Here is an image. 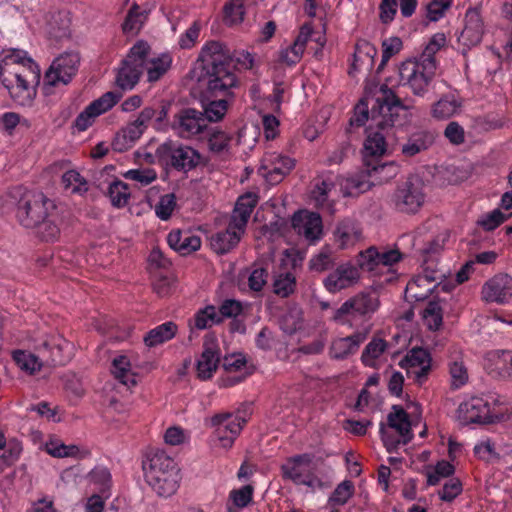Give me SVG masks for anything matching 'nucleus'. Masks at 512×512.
<instances>
[{"mask_svg": "<svg viewBox=\"0 0 512 512\" xmlns=\"http://www.w3.org/2000/svg\"><path fill=\"white\" fill-rule=\"evenodd\" d=\"M253 56L247 51L234 52L216 40L208 41L202 48L191 78L206 86V95H232L231 89L238 86L234 69H251Z\"/></svg>", "mask_w": 512, "mask_h": 512, "instance_id": "obj_1", "label": "nucleus"}, {"mask_svg": "<svg viewBox=\"0 0 512 512\" xmlns=\"http://www.w3.org/2000/svg\"><path fill=\"white\" fill-rule=\"evenodd\" d=\"M381 93L371 106V123L366 127L364 162L371 166L368 157H380L386 152V139L408 122L409 107L386 84L380 85Z\"/></svg>", "mask_w": 512, "mask_h": 512, "instance_id": "obj_2", "label": "nucleus"}, {"mask_svg": "<svg viewBox=\"0 0 512 512\" xmlns=\"http://www.w3.org/2000/svg\"><path fill=\"white\" fill-rule=\"evenodd\" d=\"M0 82L12 101L30 107L37 95L41 71L38 64L20 49L3 51L0 56Z\"/></svg>", "mask_w": 512, "mask_h": 512, "instance_id": "obj_3", "label": "nucleus"}, {"mask_svg": "<svg viewBox=\"0 0 512 512\" xmlns=\"http://www.w3.org/2000/svg\"><path fill=\"white\" fill-rule=\"evenodd\" d=\"M150 46L144 40L137 41L122 60L116 76V84L123 90L132 89L140 80Z\"/></svg>", "mask_w": 512, "mask_h": 512, "instance_id": "obj_4", "label": "nucleus"}, {"mask_svg": "<svg viewBox=\"0 0 512 512\" xmlns=\"http://www.w3.org/2000/svg\"><path fill=\"white\" fill-rule=\"evenodd\" d=\"M56 206L42 192L25 193L18 202L16 216L20 224L26 228H35L48 217V213Z\"/></svg>", "mask_w": 512, "mask_h": 512, "instance_id": "obj_5", "label": "nucleus"}, {"mask_svg": "<svg viewBox=\"0 0 512 512\" xmlns=\"http://www.w3.org/2000/svg\"><path fill=\"white\" fill-rule=\"evenodd\" d=\"M387 424L390 428L395 429L400 438L388 432L384 423L380 424V435L383 444L389 453L395 452L400 444L406 445L413 438L412 421L409 419L408 413L400 405H393L392 412L387 416Z\"/></svg>", "mask_w": 512, "mask_h": 512, "instance_id": "obj_6", "label": "nucleus"}, {"mask_svg": "<svg viewBox=\"0 0 512 512\" xmlns=\"http://www.w3.org/2000/svg\"><path fill=\"white\" fill-rule=\"evenodd\" d=\"M424 182L418 175H409L398 184L391 201L395 209L402 213L414 214L425 201Z\"/></svg>", "mask_w": 512, "mask_h": 512, "instance_id": "obj_7", "label": "nucleus"}, {"mask_svg": "<svg viewBox=\"0 0 512 512\" xmlns=\"http://www.w3.org/2000/svg\"><path fill=\"white\" fill-rule=\"evenodd\" d=\"M158 156L161 158V166L171 167L185 173L195 169L201 160V155L197 150L172 140L160 144Z\"/></svg>", "mask_w": 512, "mask_h": 512, "instance_id": "obj_8", "label": "nucleus"}, {"mask_svg": "<svg viewBox=\"0 0 512 512\" xmlns=\"http://www.w3.org/2000/svg\"><path fill=\"white\" fill-rule=\"evenodd\" d=\"M37 341L40 359L46 362V366H63L73 356V344L60 334L45 335Z\"/></svg>", "mask_w": 512, "mask_h": 512, "instance_id": "obj_9", "label": "nucleus"}, {"mask_svg": "<svg viewBox=\"0 0 512 512\" xmlns=\"http://www.w3.org/2000/svg\"><path fill=\"white\" fill-rule=\"evenodd\" d=\"M495 418L493 405L483 397H472L460 403L457 409V419L461 424H488Z\"/></svg>", "mask_w": 512, "mask_h": 512, "instance_id": "obj_10", "label": "nucleus"}, {"mask_svg": "<svg viewBox=\"0 0 512 512\" xmlns=\"http://www.w3.org/2000/svg\"><path fill=\"white\" fill-rule=\"evenodd\" d=\"M80 62L76 52L64 53L57 57L46 71L44 76L45 86H56L58 83L68 84L78 71Z\"/></svg>", "mask_w": 512, "mask_h": 512, "instance_id": "obj_11", "label": "nucleus"}, {"mask_svg": "<svg viewBox=\"0 0 512 512\" xmlns=\"http://www.w3.org/2000/svg\"><path fill=\"white\" fill-rule=\"evenodd\" d=\"M122 94L108 91L98 99L92 101L74 120V126L78 131L87 130L95 121V118L112 109L121 99Z\"/></svg>", "mask_w": 512, "mask_h": 512, "instance_id": "obj_12", "label": "nucleus"}, {"mask_svg": "<svg viewBox=\"0 0 512 512\" xmlns=\"http://www.w3.org/2000/svg\"><path fill=\"white\" fill-rule=\"evenodd\" d=\"M295 159L279 153H272L263 158L258 173L270 185L279 184L295 167Z\"/></svg>", "mask_w": 512, "mask_h": 512, "instance_id": "obj_13", "label": "nucleus"}, {"mask_svg": "<svg viewBox=\"0 0 512 512\" xmlns=\"http://www.w3.org/2000/svg\"><path fill=\"white\" fill-rule=\"evenodd\" d=\"M435 74H427L424 62L419 59H408L399 67L400 81L407 83L416 95H421Z\"/></svg>", "mask_w": 512, "mask_h": 512, "instance_id": "obj_14", "label": "nucleus"}, {"mask_svg": "<svg viewBox=\"0 0 512 512\" xmlns=\"http://www.w3.org/2000/svg\"><path fill=\"white\" fill-rule=\"evenodd\" d=\"M481 298L487 303H508L512 298V277L506 273L494 275L482 286Z\"/></svg>", "mask_w": 512, "mask_h": 512, "instance_id": "obj_15", "label": "nucleus"}, {"mask_svg": "<svg viewBox=\"0 0 512 512\" xmlns=\"http://www.w3.org/2000/svg\"><path fill=\"white\" fill-rule=\"evenodd\" d=\"M220 362V351L217 338L214 333L204 336L203 351L196 363L197 377L200 380H208L216 372Z\"/></svg>", "mask_w": 512, "mask_h": 512, "instance_id": "obj_16", "label": "nucleus"}, {"mask_svg": "<svg viewBox=\"0 0 512 512\" xmlns=\"http://www.w3.org/2000/svg\"><path fill=\"white\" fill-rule=\"evenodd\" d=\"M201 111L195 108H181L171 123V128L182 137L198 135L207 127Z\"/></svg>", "mask_w": 512, "mask_h": 512, "instance_id": "obj_17", "label": "nucleus"}, {"mask_svg": "<svg viewBox=\"0 0 512 512\" xmlns=\"http://www.w3.org/2000/svg\"><path fill=\"white\" fill-rule=\"evenodd\" d=\"M201 88V102L203 105L202 118L207 122H218L223 119L228 109L227 97L230 95H206V86L198 83Z\"/></svg>", "mask_w": 512, "mask_h": 512, "instance_id": "obj_18", "label": "nucleus"}, {"mask_svg": "<svg viewBox=\"0 0 512 512\" xmlns=\"http://www.w3.org/2000/svg\"><path fill=\"white\" fill-rule=\"evenodd\" d=\"M359 277L358 268L350 263H345L339 265L324 279V286L329 292L335 293L356 282Z\"/></svg>", "mask_w": 512, "mask_h": 512, "instance_id": "obj_19", "label": "nucleus"}, {"mask_svg": "<svg viewBox=\"0 0 512 512\" xmlns=\"http://www.w3.org/2000/svg\"><path fill=\"white\" fill-rule=\"evenodd\" d=\"M157 473L145 477L146 482L159 496L169 497L173 495L179 487V470L158 471Z\"/></svg>", "mask_w": 512, "mask_h": 512, "instance_id": "obj_20", "label": "nucleus"}, {"mask_svg": "<svg viewBox=\"0 0 512 512\" xmlns=\"http://www.w3.org/2000/svg\"><path fill=\"white\" fill-rule=\"evenodd\" d=\"M464 22L458 41L467 47L477 45L481 42L483 35V23L479 12L476 9H469L465 14Z\"/></svg>", "mask_w": 512, "mask_h": 512, "instance_id": "obj_21", "label": "nucleus"}, {"mask_svg": "<svg viewBox=\"0 0 512 512\" xmlns=\"http://www.w3.org/2000/svg\"><path fill=\"white\" fill-rule=\"evenodd\" d=\"M142 468L145 477L154 473L158 474V470L159 472L179 470L174 459L160 449H151L146 453L145 459L142 462Z\"/></svg>", "mask_w": 512, "mask_h": 512, "instance_id": "obj_22", "label": "nucleus"}, {"mask_svg": "<svg viewBox=\"0 0 512 512\" xmlns=\"http://www.w3.org/2000/svg\"><path fill=\"white\" fill-rule=\"evenodd\" d=\"M366 338V332H356L350 336L334 340L330 347L331 358L342 360L355 354Z\"/></svg>", "mask_w": 512, "mask_h": 512, "instance_id": "obj_23", "label": "nucleus"}, {"mask_svg": "<svg viewBox=\"0 0 512 512\" xmlns=\"http://www.w3.org/2000/svg\"><path fill=\"white\" fill-rule=\"evenodd\" d=\"M167 242L181 256L189 255L201 247L200 237L188 231L172 230L167 236Z\"/></svg>", "mask_w": 512, "mask_h": 512, "instance_id": "obj_24", "label": "nucleus"}, {"mask_svg": "<svg viewBox=\"0 0 512 512\" xmlns=\"http://www.w3.org/2000/svg\"><path fill=\"white\" fill-rule=\"evenodd\" d=\"M257 203L258 197L254 193H246L240 196L236 202L229 223L234 225L238 231L244 232V228Z\"/></svg>", "mask_w": 512, "mask_h": 512, "instance_id": "obj_25", "label": "nucleus"}, {"mask_svg": "<svg viewBox=\"0 0 512 512\" xmlns=\"http://www.w3.org/2000/svg\"><path fill=\"white\" fill-rule=\"evenodd\" d=\"M242 233L229 223L225 230L217 232L210 237L211 249L219 255L229 253L238 245Z\"/></svg>", "mask_w": 512, "mask_h": 512, "instance_id": "obj_26", "label": "nucleus"}, {"mask_svg": "<svg viewBox=\"0 0 512 512\" xmlns=\"http://www.w3.org/2000/svg\"><path fill=\"white\" fill-rule=\"evenodd\" d=\"M380 93V86L365 88V95L354 107V115L349 120L350 126L362 127L368 120L371 121V108L369 109V104L373 102V106L375 104V99Z\"/></svg>", "mask_w": 512, "mask_h": 512, "instance_id": "obj_27", "label": "nucleus"}, {"mask_svg": "<svg viewBox=\"0 0 512 512\" xmlns=\"http://www.w3.org/2000/svg\"><path fill=\"white\" fill-rule=\"evenodd\" d=\"M432 281L433 278L427 275H418L412 278L405 289V300L409 303L426 300L434 288Z\"/></svg>", "mask_w": 512, "mask_h": 512, "instance_id": "obj_28", "label": "nucleus"}, {"mask_svg": "<svg viewBox=\"0 0 512 512\" xmlns=\"http://www.w3.org/2000/svg\"><path fill=\"white\" fill-rule=\"evenodd\" d=\"M377 48L368 41L357 43L355 47L354 60L348 71L350 76H353L359 70L361 65H365L367 70L371 69L374 65V58L377 55Z\"/></svg>", "mask_w": 512, "mask_h": 512, "instance_id": "obj_29", "label": "nucleus"}, {"mask_svg": "<svg viewBox=\"0 0 512 512\" xmlns=\"http://www.w3.org/2000/svg\"><path fill=\"white\" fill-rule=\"evenodd\" d=\"M177 330L176 323L168 321L148 331L143 341L149 348L156 347L174 338Z\"/></svg>", "mask_w": 512, "mask_h": 512, "instance_id": "obj_30", "label": "nucleus"}, {"mask_svg": "<svg viewBox=\"0 0 512 512\" xmlns=\"http://www.w3.org/2000/svg\"><path fill=\"white\" fill-rule=\"evenodd\" d=\"M446 35L444 33H436L433 35L429 43L426 45L424 51L420 55V59L424 62V69L427 74H435L437 69V62L435 54L445 46Z\"/></svg>", "mask_w": 512, "mask_h": 512, "instance_id": "obj_31", "label": "nucleus"}, {"mask_svg": "<svg viewBox=\"0 0 512 512\" xmlns=\"http://www.w3.org/2000/svg\"><path fill=\"white\" fill-rule=\"evenodd\" d=\"M456 349L450 347V390H456L469 381L468 369L462 359L461 353L453 357L452 354L456 353Z\"/></svg>", "mask_w": 512, "mask_h": 512, "instance_id": "obj_32", "label": "nucleus"}, {"mask_svg": "<svg viewBox=\"0 0 512 512\" xmlns=\"http://www.w3.org/2000/svg\"><path fill=\"white\" fill-rule=\"evenodd\" d=\"M341 249L353 245L361 236V231L355 220L346 218L338 223L335 232Z\"/></svg>", "mask_w": 512, "mask_h": 512, "instance_id": "obj_33", "label": "nucleus"}, {"mask_svg": "<svg viewBox=\"0 0 512 512\" xmlns=\"http://www.w3.org/2000/svg\"><path fill=\"white\" fill-rule=\"evenodd\" d=\"M39 348L40 345L36 339L33 353L27 354L24 351H16L14 353V360L21 369L29 371L31 374L40 371L43 366H46V362L40 359Z\"/></svg>", "mask_w": 512, "mask_h": 512, "instance_id": "obj_34", "label": "nucleus"}, {"mask_svg": "<svg viewBox=\"0 0 512 512\" xmlns=\"http://www.w3.org/2000/svg\"><path fill=\"white\" fill-rule=\"evenodd\" d=\"M353 312L359 315L374 313L379 307V298L372 292H361L349 299Z\"/></svg>", "mask_w": 512, "mask_h": 512, "instance_id": "obj_35", "label": "nucleus"}, {"mask_svg": "<svg viewBox=\"0 0 512 512\" xmlns=\"http://www.w3.org/2000/svg\"><path fill=\"white\" fill-rule=\"evenodd\" d=\"M58 215L56 213V209L52 210L48 213V217H46L41 223L35 226L34 229H37V235L43 241H53L58 238L60 235V228L57 224Z\"/></svg>", "mask_w": 512, "mask_h": 512, "instance_id": "obj_36", "label": "nucleus"}, {"mask_svg": "<svg viewBox=\"0 0 512 512\" xmlns=\"http://www.w3.org/2000/svg\"><path fill=\"white\" fill-rule=\"evenodd\" d=\"M107 195L114 207L123 208L128 204L130 198L129 186L127 183L115 179L109 184Z\"/></svg>", "mask_w": 512, "mask_h": 512, "instance_id": "obj_37", "label": "nucleus"}, {"mask_svg": "<svg viewBox=\"0 0 512 512\" xmlns=\"http://www.w3.org/2000/svg\"><path fill=\"white\" fill-rule=\"evenodd\" d=\"M431 144V137L425 131H418L412 134L407 143L402 146V153L407 157H412L423 150H426Z\"/></svg>", "mask_w": 512, "mask_h": 512, "instance_id": "obj_38", "label": "nucleus"}, {"mask_svg": "<svg viewBox=\"0 0 512 512\" xmlns=\"http://www.w3.org/2000/svg\"><path fill=\"white\" fill-rule=\"evenodd\" d=\"M146 18V11H140L139 5L134 3L128 10L125 20L122 24L123 32L137 34L142 28Z\"/></svg>", "mask_w": 512, "mask_h": 512, "instance_id": "obj_39", "label": "nucleus"}, {"mask_svg": "<svg viewBox=\"0 0 512 512\" xmlns=\"http://www.w3.org/2000/svg\"><path fill=\"white\" fill-rule=\"evenodd\" d=\"M211 422L213 426H220L226 430L232 437H237L246 421L244 419L241 420L237 416L234 417L230 413H224L213 416Z\"/></svg>", "mask_w": 512, "mask_h": 512, "instance_id": "obj_40", "label": "nucleus"}, {"mask_svg": "<svg viewBox=\"0 0 512 512\" xmlns=\"http://www.w3.org/2000/svg\"><path fill=\"white\" fill-rule=\"evenodd\" d=\"M388 343L382 339L373 337L364 348L361 361L365 366L374 367V360L378 359L387 349Z\"/></svg>", "mask_w": 512, "mask_h": 512, "instance_id": "obj_41", "label": "nucleus"}, {"mask_svg": "<svg viewBox=\"0 0 512 512\" xmlns=\"http://www.w3.org/2000/svg\"><path fill=\"white\" fill-rule=\"evenodd\" d=\"M421 314L423 322L429 330H438L443 323V310L437 301L430 300Z\"/></svg>", "mask_w": 512, "mask_h": 512, "instance_id": "obj_42", "label": "nucleus"}, {"mask_svg": "<svg viewBox=\"0 0 512 512\" xmlns=\"http://www.w3.org/2000/svg\"><path fill=\"white\" fill-rule=\"evenodd\" d=\"M431 358L429 352L421 347L411 349L408 354L399 362V366L404 369L421 367L430 364Z\"/></svg>", "mask_w": 512, "mask_h": 512, "instance_id": "obj_43", "label": "nucleus"}, {"mask_svg": "<svg viewBox=\"0 0 512 512\" xmlns=\"http://www.w3.org/2000/svg\"><path fill=\"white\" fill-rule=\"evenodd\" d=\"M296 278L290 273L279 274L273 282V292L281 298H287L295 292Z\"/></svg>", "mask_w": 512, "mask_h": 512, "instance_id": "obj_44", "label": "nucleus"}, {"mask_svg": "<svg viewBox=\"0 0 512 512\" xmlns=\"http://www.w3.org/2000/svg\"><path fill=\"white\" fill-rule=\"evenodd\" d=\"M62 184L66 190L71 193L83 194L88 191L86 179L76 170H68L62 176Z\"/></svg>", "mask_w": 512, "mask_h": 512, "instance_id": "obj_45", "label": "nucleus"}, {"mask_svg": "<svg viewBox=\"0 0 512 512\" xmlns=\"http://www.w3.org/2000/svg\"><path fill=\"white\" fill-rule=\"evenodd\" d=\"M402 46V40L397 36H393L382 41V59L377 67L376 73L379 74L384 70L387 62L391 57L401 51Z\"/></svg>", "mask_w": 512, "mask_h": 512, "instance_id": "obj_46", "label": "nucleus"}, {"mask_svg": "<svg viewBox=\"0 0 512 512\" xmlns=\"http://www.w3.org/2000/svg\"><path fill=\"white\" fill-rule=\"evenodd\" d=\"M172 59L168 54L153 58L150 61L151 66L147 68L148 81H158L170 68Z\"/></svg>", "mask_w": 512, "mask_h": 512, "instance_id": "obj_47", "label": "nucleus"}, {"mask_svg": "<svg viewBox=\"0 0 512 512\" xmlns=\"http://www.w3.org/2000/svg\"><path fill=\"white\" fill-rule=\"evenodd\" d=\"M355 486L352 481L344 480L336 486L331 493L328 502L332 505H344L354 495Z\"/></svg>", "mask_w": 512, "mask_h": 512, "instance_id": "obj_48", "label": "nucleus"}, {"mask_svg": "<svg viewBox=\"0 0 512 512\" xmlns=\"http://www.w3.org/2000/svg\"><path fill=\"white\" fill-rule=\"evenodd\" d=\"M508 219L500 209H494L481 215L477 220V225L485 231H493Z\"/></svg>", "mask_w": 512, "mask_h": 512, "instance_id": "obj_49", "label": "nucleus"}, {"mask_svg": "<svg viewBox=\"0 0 512 512\" xmlns=\"http://www.w3.org/2000/svg\"><path fill=\"white\" fill-rule=\"evenodd\" d=\"M357 266L369 272L376 270L379 266L378 263V249L371 246L364 251H361L356 257Z\"/></svg>", "mask_w": 512, "mask_h": 512, "instance_id": "obj_50", "label": "nucleus"}, {"mask_svg": "<svg viewBox=\"0 0 512 512\" xmlns=\"http://www.w3.org/2000/svg\"><path fill=\"white\" fill-rule=\"evenodd\" d=\"M3 449L4 452L0 455V461L2 462L1 470H4L5 467L12 466L19 459L22 452V445L20 441L12 439L6 443Z\"/></svg>", "mask_w": 512, "mask_h": 512, "instance_id": "obj_51", "label": "nucleus"}, {"mask_svg": "<svg viewBox=\"0 0 512 512\" xmlns=\"http://www.w3.org/2000/svg\"><path fill=\"white\" fill-rule=\"evenodd\" d=\"M195 327L198 329H206L209 327V321H211L214 324H219L222 322V318L219 317L218 313L216 312V308L213 305H208L205 308L199 310L195 317Z\"/></svg>", "mask_w": 512, "mask_h": 512, "instance_id": "obj_52", "label": "nucleus"}, {"mask_svg": "<svg viewBox=\"0 0 512 512\" xmlns=\"http://www.w3.org/2000/svg\"><path fill=\"white\" fill-rule=\"evenodd\" d=\"M496 374L503 379L512 377V351L505 350L497 354L494 362Z\"/></svg>", "mask_w": 512, "mask_h": 512, "instance_id": "obj_53", "label": "nucleus"}, {"mask_svg": "<svg viewBox=\"0 0 512 512\" xmlns=\"http://www.w3.org/2000/svg\"><path fill=\"white\" fill-rule=\"evenodd\" d=\"M302 233L307 239L314 240L322 233V220L319 214L310 213L303 222Z\"/></svg>", "mask_w": 512, "mask_h": 512, "instance_id": "obj_54", "label": "nucleus"}, {"mask_svg": "<svg viewBox=\"0 0 512 512\" xmlns=\"http://www.w3.org/2000/svg\"><path fill=\"white\" fill-rule=\"evenodd\" d=\"M244 13L241 0H230L229 3L224 6V21L229 25L239 23L243 21Z\"/></svg>", "mask_w": 512, "mask_h": 512, "instance_id": "obj_55", "label": "nucleus"}, {"mask_svg": "<svg viewBox=\"0 0 512 512\" xmlns=\"http://www.w3.org/2000/svg\"><path fill=\"white\" fill-rule=\"evenodd\" d=\"M176 207V196L173 193L162 195L155 207L156 215L161 220L170 219L174 209Z\"/></svg>", "mask_w": 512, "mask_h": 512, "instance_id": "obj_56", "label": "nucleus"}, {"mask_svg": "<svg viewBox=\"0 0 512 512\" xmlns=\"http://www.w3.org/2000/svg\"><path fill=\"white\" fill-rule=\"evenodd\" d=\"M334 266V260L331 251L328 248H323L317 255H315L309 262L311 270L323 272L331 269Z\"/></svg>", "mask_w": 512, "mask_h": 512, "instance_id": "obj_57", "label": "nucleus"}, {"mask_svg": "<svg viewBox=\"0 0 512 512\" xmlns=\"http://www.w3.org/2000/svg\"><path fill=\"white\" fill-rule=\"evenodd\" d=\"M428 485H437L441 478L448 477V460H441L435 466L425 467Z\"/></svg>", "mask_w": 512, "mask_h": 512, "instance_id": "obj_58", "label": "nucleus"}, {"mask_svg": "<svg viewBox=\"0 0 512 512\" xmlns=\"http://www.w3.org/2000/svg\"><path fill=\"white\" fill-rule=\"evenodd\" d=\"M254 488L252 485H245L240 489H234L230 492V499L238 508H244L252 502Z\"/></svg>", "mask_w": 512, "mask_h": 512, "instance_id": "obj_59", "label": "nucleus"}, {"mask_svg": "<svg viewBox=\"0 0 512 512\" xmlns=\"http://www.w3.org/2000/svg\"><path fill=\"white\" fill-rule=\"evenodd\" d=\"M79 451L80 449L76 445L58 444L57 442L47 444V452L53 457H75L78 455Z\"/></svg>", "mask_w": 512, "mask_h": 512, "instance_id": "obj_60", "label": "nucleus"}, {"mask_svg": "<svg viewBox=\"0 0 512 512\" xmlns=\"http://www.w3.org/2000/svg\"><path fill=\"white\" fill-rule=\"evenodd\" d=\"M231 137L221 130H213L208 139L209 149L221 153L227 149Z\"/></svg>", "mask_w": 512, "mask_h": 512, "instance_id": "obj_61", "label": "nucleus"}, {"mask_svg": "<svg viewBox=\"0 0 512 512\" xmlns=\"http://www.w3.org/2000/svg\"><path fill=\"white\" fill-rule=\"evenodd\" d=\"M243 312V305L236 299H226L219 307V317L236 318Z\"/></svg>", "mask_w": 512, "mask_h": 512, "instance_id": "obj_62", "label": "nucleus"}, {"mask_svg": "<svg viewBox=\"0 0 512 512\" xmlns=\"http://www.w3.org/2000/svg\"><path fill=\"white\" fill-rule=\"evenodd\" d=\"M474 454L479 459L485 461H491L499 457L495 450V444L490 439L483 440L476 444L474 446Z\"/></svg>", "mask_w": 512, "mask_h": 512, "instance_id": "obj_63", "label": "nucleus"}, {"mask_svg": "<svg viewBox=\"0 0 512 512\" xmlns=\"http://www.w3.org/2000/svg\"><path fill=\"white\" fill-rule=\"evenodd\" d=\"M448 9V0H432L426 5V17L431 22H436L445 15Z\"/></svg>", "mask_w": 512, "mask_h": 512, "instance_id": "obj_64", "label": "nucleus"}]
</instances>
